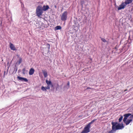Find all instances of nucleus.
<instances>
[{"mask_svg": "<svg viewBox=\"0 0 133 133\" xmlns=\"http://www.w3.org/2000/svg\"><path fill=\"white\" fill-rule=\"evenodd\" d=\"M41 89L43 91H46V90L45 88V87H44L43 86H42L41 87Z\"/></svg>", "mask_w": 133, "mask_h": 133, "instance_id": "21", "label": "nucleus"}, {"mask_svg": "<svg viewBox=\"0 0 133 133\" xmlns=\"http://www.w3.org/2000/svg\"><path fill=\"white\" fill-rule=\"evenodd\" d=\"M120 117L118 119L119 122H120L122 121L123 118V116L122 115H120Z\"/></svg>", "mask_w": 133, "mask_h": 133, "instance_id": "19", "label": "nucleus"}, {"mask_svg": "<svg viewBox=\"0 0 133 133\" xmlns=\"http://www.w3.org/2000/svg\"><path fill=\"white\" fill-rule=\"evenodd\" d=\"M90 3V1L88 0H81V5L82 8H83V5L85 6H87L88 3Z\"/></svg>", "mask_w": 133, "mask_h": 133, "instance_id": "4", "label": "nucleus"}, {"mask_svg": "<svg viewBox=\"0 0 133 133\" xmlns=\"http://www.w3.org/2000/svg\"><path fill=\"white\" fill-rule=\"evenodd\" d=\"M49 8V7L48 5H44L42 7V10L44 11H46Z\"/></svg>", "mask_w": 133, "mask_h": 133, "instance_id": "10", "label": "nucleus"}, {"mask_svg": "<svg viewBox=\"0 0 133 133\" xmlns=\"http://www.w3.org/2000/svg\"><path fill=\"white\" fill-rule=\"evenodd\" d=\"M131 114L130 113H128L124 114L123 115L124 117V118L123 120V121L124 122L127 119L128 117L129 116L131 115Z\"/></svg>", "mask_w": 133, "mask_h": 133, "instance_id": "7", "label": "nucleus"}, {"mask_svg": "<svg viewBox=\"0 0 133 133\" xmlns=\"http://www.w3.org/2000/svg\"><path fill=\"white\" fill-rule=\"evenodd\" d=\"M111 124L113 126V125H114V128L116 131L117 130L122 129L124 127L122 123L121 124L117 122H112Z\"/></svg>", "mask_w": 133, "mask_h": 133, "instance_id": "1", "label": "nucleus"}, {"mask_svg": "<svg viewBox=\"0 0 133 133\" xmlns=\"http://www.w3.org/2000/svg\"><path fill=\"white\" fill-rule=\"evenodd\" d=\"M67 18V12L65 11L62 14L61 17V20L63 21H64L66 20Z\"/></svg>", "mask_w": 133, "mask_h": 133, "instance_id": "6", "label": "nucleus"}, {"mask_svg": "<svg viewBox=\"0 0 133 133\" xmlns=\"http://www.w3.org/2000/svg\"><path fill=\"white\" fill-rule=\"evenodd\" d=\"M5 71L4 72V74L5 73Z\"/></svg>", "mask_w": 133, "mask_h": 133, "instance_id": "31", "label": "nucleus"}, {"mask_svg": "<svg viewBox=\"0 0 133 133\" xmlns=\"http://www.w3.org/2000/svg\"><path fill=\"white\" fill-rule=\"evenodd\" d=\"M10 48L12 50H16L15 46L11 43H10Z\"/></svg>", "mask_w": 133, "mask_h": 133, "instance_id": "13", "label": "nucleus"}, {"mask_svg": "<svg viewBox=\"0 0 133 133\" xmlns=\"http://www.w3.org/2000/svg\"><path fill=\"white\" fill-rule=\"evenodd\" d=\"M55 8H56V5H55Z\"/></svg>", "mask_w": 133, "mask_h": 133, "instance_id": "30", "label": "nucleus"}, {"mask_svg": "<svg viewBox=\"0 0 133 133\" xmlns=\"http://www.w3.org/2000/svg\"><path fill=\"white\" fill-rule=\"evenodd\" d=\"M90 126L89 124H88L86 126L83 130L81 133H88L90 131Z\"/></svg>", "mask_w": 133, "mask_h": 133, "instance_id": "3", "label": "nucleus"}, {"mask_svg": "<svg viewBox=\"0 0 133 133\" xmlns=\"http://www.w3.org/2000/svg\"><path fill=\"white\" fill-rule=\"evenodd\" d=\"M17 78L19 80H21V81H24L25 82H27L28 81V80L26 78L22 77L19 76H18Z\"/></svg>", "mask_w": 133, "mask_h": 133, "instance_id": "9", "label": "nucleus"}, {"mask_svg": "<svg viewBox=\"0 0 133 133\" xmlns=\"http://www.w3.org/2000/svg\"><path fill=\"white\" fill-rule=\"evenodd\" d=\"M132 121V119H128L127 121L125 122L124 123H125L126 125H127L129 124Z\"/></svg>", "mask_w": 133, "mask_h": 133, "instance_id": "15", "label": "nucleus"}, {"mask_svg": "<svg viewBox=\"0 0 133 133\" xmlns=\"http://www.w3.org/2000/svg\"><path fill=\"white\" fill-rule=\"evenodd\" d=\"M126 5L124 2L122 3L118 8V10H119L124 9Z\"/></svg>", "mask_w": 133, "mask_h": 133, "instance_id": "8", "label": "nucleus"}, {"mask_svg": "<svg viewBox=\"0 0 133 133\" xmlns=\"http://www.w3.org/2000/svg\"><path fill=\"white\" fill-rule=\"evenodd\" d=\"M42 6H38L36 9V14L37 16L39 17L41 16L43 13Z\"/></svg>", "mask_w": 133, "mask_h": 133, "instance_id": "2", "label": "nucleus"}, {"mask_svg": "<svg viewBox=\"0 0 133 133\" xmlns=\"http://www.w3.org/2000/svg\"><path fill=\"white\" fill-rule=\"evenodd\" d=\"M101 39L104 42H107L106 40L104 38H101Z\"/></svg>", "mask_w": 133, "mask_h": 133, "instance_id": "24", "label": "nucleus"}, {"mask_svg": "<svg viewBox=\"0 0 133 133\" xmlns=\"http://www.w3.org/2000/svg\"><path fill=\"white\" fill-rule=\"evenodd\" d=\"M34 70L32 68H31L29 71V74L30 75H32L33 74L34 72Z\"/></svg>", "mask_w": 133, "mask_h": 133, "instance_id": "12", "label": "nucleus"}, {"mask_svg": "<svg viewBox=\"0 0 133 133\" xmlns=\"http://www.w3.org/2000/svg\"><path fill=\"white\" fill-rule=\"evenodd\" d=\"M25 68H24L22 70V71H23V74H25V73L24 72V71H25Z\"/></svg>", "mask_w": 133, "mask_h": 133, "instance_id": "26", "label": "nucleus"}, {"mask_svg": "<svg viewBox=\"0 0 133 133\" xmlns=\"http://www.w3.org/2000/svg\"><path fill=\"white\" fill-rule=\"evenodd\" d=\"M50 85H48V86L45 87V88L46 89H49L50 88Z\"/></svg>", "mask_w": 133, "mask_h": 133, "instance_id": "25", "label": "nucleus"}, {"mask_svg": "<svg viewBox=\"0 0 133 133\" xmlns=\"http://www.w3.org/2000/svg\"><path fill=\"white\" fill-rule=\"evenodd\" d=\"M130 117H129V118H133V114L132 115H130Z\"/></svg>", "mask_w": 133, "mask_h": 133, "instance_id": "28", "label": "nucleus"}, {"mask_svg": "<svg viewBox=\"0 0 133 133\" xmlns=\"http://www.w3.org/2000/svg\"><path fill=\"white\" fill-rule=\"evenodd\" d=\"M69 87H68L67 85L65 86L64 87V90H66L69 88Z\"/></svg>", "mask_w": 133, "mask_h": 133, "instance_id": "23", "label": "nucleus"}, {"mask_svg": "<svg viewBox=\"0 0 133 133\" xmlns=\"http://www.w3.org/2000/svg\"><path fill=\"white\" fill-rule=\"evenodd\" d=\"M22 62V59L21 58H20L19 60L17 62V63H18V64H19L21 63Z\"/></svg>", "mask_w": 133, "mask_h": 133, "instance_id": "20", "label": "nucleus"}, {"mask_svg": "<svg viewBox=\"0 0 133 133\" xmlns=\"http://www.w3.org/2000/svg\"><path fill=\"white\" fill-rule=\"evenodd\" d=\"M46 45V47L44 48L43 49V53L45 54L48 52L50 48V45L49 44H47Z\"/></svg>", "mask_w": 133, "mask_h": 133, "instance_id": "5", "label": "nucleus"}, {"mask_svg": "<svg viewBox=\"0 0 133 133\" xmlns=\"http://www.w3.org/2000/svg\"><path fill=\"white\" fill-rule=\"evenodd\" d=\"M62 28L60 26H57L55 28V30H56L61 29Z\"/></svg>", "mask_w": 133, "mask_h": 133, "instance_id": "18", "label": "nucleus"}, {"mask_svg": "<svg viewBox=\"0 0 133 133\" xmlns=\"http://www.w3.org/2000/svg\"><path fill=\"white\" fill-rule=\"evenodd\" d=\"M42 72L44 77L45 78L46 77L48 76V74L47 72L44 70H42Z\"/></svg>", "mask_w": 133, "mask_h": 133, "instance_id": "16", "label": "nucleus"}, {"mask_svg": "<svg viewBox=\"0 0 133 133\" xmlns=\"http://www.w3.org/2000/svg\"><path fill=\"white\" fill-rule=\"evenodd\" d=\"M46 82L48 85H50L52 87H53L52 84L50 81H48L47 80H46Z\"/></svg>", "mask_w": 133, "mask_h": 133, "instance_id": "14", "label": "nucleus"}, {"mask_svg": "<svg viewBox=\"0 0 133 133\" xmlns=\"http://www.w3.org/2000/svg\"><path fill=\"white\" fill-rule=\"evenodd\" d=\"M90 87H88L87 88V89H90Z\"/></svg>", "mask_w": 133, "mask_h": 133, "instance_id": "29", "label": "nucleus"}, {"mask_svg": "<svg viewBox=\"0 0 133 133\" xmlns=\"http://www.w3.org/2000/svg\"><path fill=\"white\" fill-rule=\"evenodd\" d=\"M133 0H125L124 3L127 5L131 3L132 2Z\"/></svg>", "mask_w": 133, "mask_h": 133, "instance_id": "11", "label": "nucleus"}, {"mask_svg": "<svg viewBox=\"0 0 133 133\" xmlns=\"http://www.w3.org/2000/svg\"><path fill=\"white\" fill-rule=\"evenodd\" d=\"M96 120V119H95L92 120L90 123H89L88 124L89 125H89L90 126L91 124L93 123Z\"/></svg>", "mask_w": 133, "mask_h": 133, "instance_id": "22", "label": "nucleus"}, {"mask_svg": "<svg viewBox=\"0 0 133 133\" xmlns=\"http://www.w3.org/2000/svg\"><path fill=\"white\" fill-rule=\"evenodd\" d=\"M66 85L69 87V85H70V83L69 82H68L67 83V84Z\"/></svg>", "mask_w": 133, "mask_h": 133, "instance_id": "27", "label": "nucleus"}, {"mask_svg": "<svg viewBox=\"0 0 133 133\" xmlns=\"http://www.w3.org/2000/svg\"><path fill=\"white\" fill-rule=\"evenodd\" d=\"M112 130L109 131L108 133H113L114 131H116V130L115 129V128L114 127V125H113V126H112Z\"/></svg>", "mask_w": 133, "mask_h": 133, "instance_id": "17", "label": "nucleus"}]
</instances>
